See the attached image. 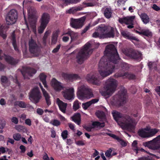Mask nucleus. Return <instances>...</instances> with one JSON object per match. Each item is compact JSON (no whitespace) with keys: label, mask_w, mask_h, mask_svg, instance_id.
<instances>
[{"label":"nucleus","mask_w":160,"mask_h":160,"mask_svg":"<svg viewBox=\"0 0 160 160\" xmlns=\"http://www.w3.org/2000/svg\"><path fill=\"white\" fill-rule=\"evenodd\" d=\"M104 53L108 57V61L106 62V58L103 57L98 65L99 72L103 77H107L113 72L115 66L112 63H116V61L119 59L117 50L113 44L108 45L106 47Z\"/></svg>","instance_id":"obj_1"},{"label":"nucleus","mask_w":160,"mask_h":160,"mask_svg":"<svg viewBox=\"0 0 160 160\" xmlns=\"http://www.w3.org/2000/svg\"><path fill=\"white\" fill-rule=\"evenodd\" d=\"M112 114L118 124L122 129L132 131L134 129L136 123L129 115H126L122 116L120 113L115 111H113Z\"/></svg>","instance_id":"obj_2"},{"label":"nucleus","mask_w":160,"mask_h":160,"mask_svg":"<svg viewBox=\"0 0 160 160\" xmlns=\"http://www.w3.org/2000/svg\"><path fill=\"white\" fill-rule=\"evenodd\" d=\"M92 36L93 38H100L113 37V28L110 26L99 27Z\"/></svg>","instance_id":"obj_3"},{"label":"nucleus","mask_w":160,"mask_h":160,"mask_svg":"<svg viewBox=\"0 0 160 160\" xmlns=\"http://www.w3.org/2000/svg\"><path fill=\"white\" fill-rule=\"evenodd\" d=\"M118 84L117 80L112 78L108 79L103 90L100 91L101 94L106 98L111 95L114 92Z\"/></svg>","instance_id":"obj_4"},{"label":"nucleus","mask_w":160,"mask_h":160,"mask_svg":"<svg viewBox=\"0 0 160 160\" xmlns=\"http://www.w3.org/2000/svg\"><path fill=\"white\" fill-rule=\"evenodd\" d=\"M77 95L78 99L82 100L90 98L93 97L92 90L86 85L84 84L78 85Z\"/></svg>","instance_id":"obj_5"},{"label":"nucleus","mask_w":160,"mask_h":160,"mask_svg":"<svg viewBox=\"0 0 160 160\" xmlns=\"http://www.w3.org/2000/svg\"><path fill=\"white\" fill-rule=\"evenodd\" d=\"M91 44L90 42L87 43L78 52L76 56V61L79 64L83 63L87 55L91 54L92 50L90 49Z\"/></svg>","instance_id":"obj_6"},{"label":"nucleus","mask_w":160,"mask_h":160,"mask_svg":"<svg viewBox=\"0 0 160 160\" xmlns=\"http://www.w3.org/2000/svg\"><path fill=\"white\" fill-rule=\"evenodd\" d=\"M158 130L156 128L152 129L149 128L139 130L138 133L139 136L142 138H150L155 135Z\"/></svg>","instance_id":"obj_7"},{"label":"nucleus","mask_w":160,"mask_h":160,"mask_svg":"<svg viewBox=\"0 0 160 160\" xmlns=\"http://www.w3.org/2000/svg\"><path fill=\"white\" fill-rule=\"evenodd\" d=\"M143 145L144 146L153 150L159 149L160 148V135L152 140L144 142Z\"/></svg>","instance_id":"obj_8"},{"label":"nucleus","mask_w":160,"mask_h":160,"mask_svg":"<svg viewBox=\"0 0 160 160\" xmlns=\"http://www.w3.org/2000/svg\"><path fill=\"white\" fill-rule=\"evenodd\" d=\"M41 95L38 88L34 87L30 94L29 98L31 101L34 103H38L41 98Z\"/></svg>","instance_id":"obj_9"},{"label":"nucleus","mask_w":160,"mask_h":160,"mask_svg":"<svg viewBox=\"0 0 160 160\" xmlns=\"http://www.w3.org/2000/svg\"><path fill=\"white\" fill-rule=\"evenodd\" d=\"M18 18V13L14 9L11 10L8 14L6 17L7 23L11 25L15 23Z\"/></svg>","instance_id":"obj_10"},{"label":"nucleus","mask_w":160,"mask_h":160,"mask_svg":"<svg viewBox=\"0 0 160 160\" xmlns=\"http://www.w3.org/2000/svg\"><path fill=\"white\" fill-rule=\"evenodd\" d=\"M85 19V17L78 19L72 18L71 19L70 25L71 27L74 28L80 29L84 25V22Z\"/></svg>","instance_id":"obj_11"},{"label":"nucleus","mask_w":160,"mask_h":160,"mask_svg":"<svg viewBox=\"0 0 160 160\" xmlns=\"http://www.w3.org/2000/svg\"><path fill=\"white\" fill-rule=\"evenodd\" d=\"M127 97L124 93H122L119 97L117 96L111 100L110 103L112 105L116 106H121L124 103V102L126 100Z\"/></svg>","instance_id":"obj_12"},{"label":"nucleus","mask_w":160,"mask_h":160,"mask_svg":"<svg viewBox=\"0 0 160 160\" xmlns=\"http://www.w3.org/2000/svg\"><path fill=\"white\" fill-rule=\"evenodd\" d=\"M74 89L73 88H67L62 92V94L66 99L70 100L74 98Z\"/></svg>","instance_id":"obj_13"},{"label":"nucleus","mask_w":160,"mask_h":160,"mask_svg":"<svg viewBox=\"0 0 160 160\" xmlns=\"http://www.w3.org/2000/svg\"><path fill=\"white\" fill-rule=\"evenodd\" d=\"M32 9L31 8L28 9V20L30 22V26L32 29V30L34 33L35 35L37 34V30L36 27L35 26V23L36 22V19L33 18V17L32 15Z\"/></svg>","instance_id":"obj_14"},{"label":"nucleus","mask_w":160,"mask_h":160,"mask_svg":"<svg viewBox=\"0 0 160 160\" xmlns=\"http://www.w3.org/2000/svg\"><path fill=\"white\" fill-rule=\"evenodd\" d=\"M50 84L52 87L57 91H59L63 88L62 84L55 78L52 80Z\"/></svg>","instance_id":"obj_15"},{"label":"nucleus","mask_w":160,"mask_h":160,"mask_svg":"<svg viewBox=\"0 0 160 160\" xmlns=\"http://www.w3.org/2000/svg\"><path fill=\"white\" fill-rule=\"evenodd\" d=\"M135 16H128L122 18H119V22L121 23H124L127 24H132Z\"/></svg>","instance_id":"obj_16"},{"label":"nucleus","mask_w":160,"mask_h":160,"mask_svg":"<svg viewBox=\"0 0 160 160\" xmlns=\"http://www.w3.org/2000/svg\"><path fill=\"white\" fill-rule=\"evenodd\" d=\"M86 80L89 82H92L95 85L99 84V80L96 77V75L93 74H88L86 77Z\"/></svg>","instance_id":"obj_17"},{"label":"nucleus","mask_w":160,"mask_h":160,"mask_svg":"<svg viewBox=\"0 0 160 160\" xmlns=\"http://www.w3.org/2000/svg\"><path fill=\"white\" fill-rule=\"evenodd\" d=\"M36 71L32 68H27L26 69L25 73L22 72V74L25 78H29V77L32 76L35 74Z\"/></svg>","instance_id":"obj_18"},{"label":"nucleus","mask_w":160,"mask_h":160,"mask_svg":"<svg viewBox=\"0 0 160 160\" xmlns=\"http://www.w3.org/2000/svg\"><path fill=\"white\" fill-rule=\"evenodd\" d=\"M56 101L57 104L58 105L60 110L63 113H65L67 105V103L63 102L59 98H56Z\"/></svg>","instance_id":"obj_19"},{"label":"nucleus","mask_w":160,"mask_h":160,"mask_svg":"<svg viewBox=\"0 0 160 160\" xmlns=\"http://www.w3.org/2000/svg\"><path fill=\"white\" fill-rule=\"evenodd\" d=\"M4 58L7 62L11 64H14L15 63L14 60L12 57L2 54L1 51L0 50V59H2Z\"/></svg>","instance_id":"obj_20"},{"label":"nucleus","mask_w":160,"mask_h":160,"mask_svg":"<svg viewBox=\"0 0 160 160\" xmlns=\"http://www.w3.org/2000/svg\"><path fill=\"white\" fill-rule=\"evenodd\" d=\"M29 48L30 52L32 53H34L37 49V45L36 42L32 39L29 41Z\"/></svg>","instance_id":"obj_21"},{"label":"nucleus","mask_w":160,"mask_h":160,"mask_svg":"<svg viewBox=\"0 0 160 160\" xmlns=\"http://www.w3.org/2000/svg\"><path fill=\"white\" fill-rule=\"evenodd\" d=\"M38 85L40 87L42 90L43 95L45 98L46 102L48 105H49L51 104V102L49 98L50 97L49 94L44 89H43L41 84L40 83H38Z\"/></svg>","instance_id":"obj_22"},{"label":"nucleus","mask_w":160,"mask_h":160,"mask_svg":"<svg viewBox=\"0 0 160 160\" xmlns=\"http://www.w3.org/2000/svg\"><path fill=\"white\" fill-rule=\"evenodd\" d=\"M98 101V99H92L89 102L83 103L82 104V106L84 109L86 110L92 104L97 102Z\"/></svg>","instance_id":"obj_23"},{"label":"nucleus","mask_w":160,"mask_h":160,"mask_svg":"<svg viewBox=\"0 0 160 160\" xmlns=\"http://www.w3.org/2000/svg\"><path fill=\"white\" fill-rule=\"evenodd\" d=\"M50 19L49 15L47 13H43L41 19V23L47 25Z\"/></svg>","instance_id":"obj_24"},{"label":"nucleus","mask_w":160,"mask_h":160,"mask_svg":"<svg viewBox=\"0 0 160 160\" xmlns=\"http://www.w3.org/2000/svg\"><path fill=\"white\" fill-rule=\"evenodd\" d=\"M116 76L118 77H122L124 78H127L129 79H133L135 78V76L132 74L128 73H124L120 74H118L116 75Z\"/></svg>","instance_id":"obj_25"},{"label":"nucleus","mask_w":160,"mask_h":160,"mask_svg":"<svg viewBox=\"0 0 160 160\" xmlns=\"http://www.w3.org/2000/svg\"><path fill=\"white\" fill-rule=\"evenodd\" d=\"M72 121L78 125L80 123V115L79 113L75 114L73 116L71 117Z\"/></svg>","instance_id":"obj_26"},{"label":"nucleus","mask_w":160,"mask_h":160,"mask_svg":"<svg viewBox=\"0 0 160 160\" xmlns=\"http://www.w3.org/2000/svg\"><path fill=\"white\" fill-rule=\"evenodd\" d=\"M121 34L123 37L127 39L131 40H137L135 37H132L129 32L125 31H122L121 32Z\"/></svg>","instance_id":"obj_27"},{"label":"nucleus","mask_w":160,"mask_h":160,"mask_svg":"<svg viewBox=\"0 0 160 160\" xmlns=\"http://www.w3.org/2000/svg\"><path fill=\"white\" fill-rule=\"evenodd\" d=\"M68 33L70 36L71 42H73L78 39V33L70 31Z\"/></svg>","instance_id":"obj_28"},{"label":"nucleus","mask_w":160,"mask_h":160,"mask_svg":"<svg viewBox=\"0 0 160 160\" xmlns=\"http://www.w3.org/2000/svg\"><path fill=\"white\" fill-rule=\"evenodd\" d=\"M46 76L44 74L42 73L39 75V78L40 80L42 82L44 87L47 89L48 88V86L47 85L46 82Z\"/></svg>","instance_id":"obj_29"},{"label":"nucleus","mask_w":160,"mask_h":160,"mask_svg":"<svg viewBox=\"0 0 160 160\" xmlns=\"http://www.w3.org/2000/svg\"><path fill=\"white\" fill-rule=\"evenodd\" d=\"M82 8L80 7H72L66 11L67 13L73 14L78 11L82 10Z\"/></svg>","instance_id":"obj_30"},{"label":"nucleus","mask_w":160,"mask_h":160,"mask_svg":"<svg viewBox=\"0 0 160 160\" xmlns=\"http://www.w3.org/2000/svg\"><path fill=\"white\" fill-rule=\"evenodd\" d=\"M140 35L143 34L148 37H151L152 36V33L148 29H143L140 32L136 31Z\"/></svg>","instance_id":"obj_31"},{"label":"nucleus","mask_w":160,"mask_h":160,"mask_svg":"<svg viewBox=\"0 0 160 160\" xmlns=\"http://www.w3.org/2000/svg\"><path fill=\"white\" fill-rule=\"evenodd\" d=\"M132 147L134 150L135 151L136 153H137L138 151H141L142 152L144 151L142 148L138 147L137 141H134L132 144Z\"/></svg>","instance_id":"obj_32"},{"label":"nucleus","mask_w":160,"mask_h":160,"mask_svg":"<svg viewBox=\"0 0 160 160\" xmlns=\"http://www.w3.org/2000/svg\"><path fill=\"white\" fill-rule=\"evenodd\" d=\"M112 13V11L111 8H106L104 11V14L106 18H109L111 17Z\"/></svg>","instance_id":"obj_33"},{"label":"nucleus","mask_w":160,"mask_h":160,"mask_svg":"<svg viewBox=\"0 0 160 160\" xmlns=\"http://www.w3.org/2000/svg\"><path fill=\"white\" fill-rule=\"evenodd\" d=\"M139 15L144 23L147 24L149 22V18L146 13H143L139 14Z\"/></svg>","instance_id":"obj_34"},{"label":"nucleus","mask_w":160,"mask_h":160,"mask_svg":"<svg viewBox=\"0 0 160 160\" xmlns=\"http://www.w3.org/2000/svg\"><path fill=\"white\" fill-rule=\"evenodd\" d=\"M59 31H56L53 32L51 39V43L52 44H55L57 41V38L58 37V34Z\"/></svg>","instance_id":"obj_35"},{"label":"nucleus","mask_w":160,"mask_h":160,"mask_svg":"<svg viewBox=\"0 0 160 160\" xmlns=\"http://www.w3.org/2000/svg\"><path fill=\"white\" fill-rule=\"evenodd\" d=\"M131 57L132 58L139 60L142 57L141 53L138 52H133L131 54Z\"/></svg>","instance_id":"obj_36"},{"label":"nucleus","mask_w":160,"mask_h":160,"mask_svg":"<svg viewBox=\"0 0 160 160\" xmlns=\"http://www.w3.org/2000/svg\"><path fill=\"white\" fill-rule=\"evenodd\" d=\"M92 125L94 128H101L104 127V122L101 123L98 122H95L92 123Z\"/></svg>","instance_id":"obj_37"},{"label":"nucleus","mask_w":160,"mask_h":160,"mask_svg":"<svg viewBox=\"0 0 160 160\" xmlns=\"http://www.w3.org/2000/svg\"><path fill=\"white\" fill-rule=\"evenodd\" d=\"M12 40V43L15 50L18 51V48L16 42L14 32H13L11 36Z\"/></svg>","instance_id":"obj_38"},{"label":"nucleus","mask_w":160,"mask_h":160,"mask_svg":"<svg viewBox=\"0 0 160 160\" xmlns=\"http://www.w3.org/2000/svg\"><path fill=\"white\" fill-rule=\"evenodd\" d=\"M96 114L97 116L99 118L105 119V115L103 112L101 111H97L96 113Z\"/></svg>","instance_id":"obj_39"},{"label":"nucleus","mask_w":160,"mask_h":160,"mask_svg":"<svg viewBox=\"0 0 160 160\" xmlns=\"http://www.w3.org/2000/svg\"><path fill=\"white\" fill-rule=\"evenodd\" d=\"M81 103L78 100H76L74 102L73 105V109L76 111L80 108Z\"/></svg>","instance_id":"obj_40"},{"label":"nucleus","mask_w":160,"mask_h":160,"mask_svg":"<svg viewBox=\"0 0 160 160\" xmlns=\"http://www.w3.org/2000/svg\"><path fill=\"white\" fill-rule=\"evenodd\" d=\"M47 25L42 23H40V26L38 28V32L39 33H42L44 29L45 28Z\"/></svg>","instance_id":"obj_41"},{"label":"nucleus","mask_w":160,"mask_h":160,"mask_svg":"<svg viewBox=\"0 0 160 160\" xmlns=\"http://www.w3.org/2000/svg\"><path fill=\"white\" fill-rule=\"evenodd\" d=\"M51 32V31L50 30H48L45 32L43 38V40L44 43H46V40L48 36L50 34Z\"/></svg>","instance_id":"obj_42"},{"label":"nucleus","mask_w":160,"mask_h":160,"mask_svg":"<svg viewBox=\"0 0 160 160\" xmlns=\"http://www.w3.org/2000/svg\"><path fill=\"white\" fill-rule=\"evenodd\" d=\"M3 27L0 24V35L3 38H5L6 37L5 33H3Z\"/></svg>","instance_id":"obj_43"},{"label":"nucleus","mask_w":160,"mask_h":160,"mask_svg":"<svg viewBox=\"0 0 160 160\" xmlns=\"http://www.w3.org/2000/svg\"><path fill=\"white\" fill-rule=\"evenodd\" d=\"M16 104L22 108H25L26 106V103L22 101L17 102H16Z\"/></svg>","instance_id":"obj_44"},{"label":"nucleus","mask_w":160,"mask_h":160,"mask_svg":"<svg viewBox=\"0 0 160 160\" xmlns=\"http://www.w3.org/2000/svg\"><path fill=\"white\" fill-rule=\"evenodd\" d=\"M13 138L15 140L18 141L21 139V135L19 133H15L13 135Z\"/></svg>","instance_id":"obj_45"},{"label":"nucleus","mask_w":160,"mask_h":160,"mask_svg":"<svg viewBox=\"0 0 160 160\" xmlns=\"http://www.w3.org/2000/svg\"><path fill=\"white\" fill-rule=\"evenodd\" d=\"M8 148H7L2 147L0 148V155L2 154H4L7 152Z\"/></svg>","instance_id":"obj_46"},{"label":"nucleus","mask_w":160,"mask_h":160,"mask_svg":"<svg viewBox=\"0 0 160 160\" xmlns=\"http://www.w3.org/2000/svg\"><path fill=\"white\" fill-rule=\"evenodd\" d=\"M69 79L74 80L78 79L79 77L78 75L76 74H70L68 75Z\"/></svg>","instance_id":"obj_47"},{"label":"nucleus","mask_w":160,"mask_h":160,"mask_svg":"<svg viewBox=\"0 0 160 160\" xmlns=\"http://www.w3.org/2000/svg\"><path fill=\"white\" fill-rule=\"evenodd\" d=\"M82 4L87 7H92L95 5L96 4V2L89 3L83 2Z\"/></svg>","instance_id":"obj_48"},{"label":"nucleus","mask_w":160,"mask_h":160,"mask_svg":"<svg viewBox=\"0 0 160 160\" xmlns=\"http://www.w3.org/2000/svg\"><path fill=\"white\" fill-rule=\"evenodd\" d=\"M50 123L54 126H58L60 125V122L58 120L55 119L51 121Z\"/></svg>","instance_id":"obj_49"},{"label":"nucleus","mask_w":160,"mask_h":160,"mask_svg":"<svg viewBox=\"0 0 160 160\" xmlns=\"http://www.w3.org/2000/svg\"><path fill=\"white\" fill-rule=\"evenodd\" d=\"M6 124V121L4 119L1 120L0 122V128L3 129L4 128Z\"/></svg>","instance_id":"obj_50"},{"label":"nucleus","mask_w":160,"mask_h":160,"mask_svg":"<svg viewBox=\"0 0 160 160\" xmlns=\"http://www.w3.org/2000/svg\"><path fill=\"white\" fill-rule=\"evenodd\" d=\"M15 128L19 132H20L25 129V128L23 126L21 125H16L15 126Z\"/></svg>","instance_id":"obj_51"},{"label":"nucleus","mask_w":160,"mask_h":160,"mask_svg":"<svg viewBox=\"0 0 160 160\" xmlns=\"http://www.w3.org/2000/svg\"><path fill=\"white\" fill-rule=\"evenodd\" d=\"M68 131L67 130L64 131L62 133L61 136L63 139H65L68 137Z\"/></svg>","instance_id":"obj_52"},{"label":"nucleus","mask_w":160,"mask_h":160,"mask_svg":"<svg viewBox=\"0 0 160 160\" xmlns=\"http://www.w3.org/2000/svg\"><path fill=\"white\" fill-rule=\"evenodd\" d=\"M118 141L122 147H125L127 145L126 142L120 138Z\"/></svg>","instance_id":"obj_53"},{"label":"nucleus","mask_w":160,"mask_h":160,"mask_svg":"<svg viewBox=\"0 0 160 160\" xmlns=\"http://www.w3.org/2000/svg\"><path fill=\"white\" fill-rule=\"evenodd\" d=\"M148 66L150 68H154L155 69L156 65L155 63L150 62L148 63Z\"/></svg>","instance_id":"obj_54"},{"label":"nucleus","mask_w":160,"mask_h":160,"mask_svg":"<svg viewBox=\"0 0 160 160\" xmlns=\"http://www.w3.org/2000/svg\"><path fill=\"white\" fill-rule=\"evenodd\" d=\"M11 120L12 122L15 124H17L18 123V119L16 117H12L11 119Z\"/></svg>","instance_id":"obj_55"},{"label":"nucleus","mask_w":160,"mask_h":160,"mask_svg":"<svg viewBox=\"0 0 160 160\" xmlns=\"http://www.w3.org/2000/svg\"><path fill=\"white\" fill-rule=\"evenodd\" d=\"M112 151V150L111 149H109L107 150L105 152V155L106 157H110L111 156V152Z\"/></svg>","instance_id":"obj_56"},{"label":"nucleus","mask_w":160,"mask_h":160,"mask_svg":"<svg viewBox=\"0 0 160 160\" xmlns=\"http://www.w3.org/2000/svg\"><path fill=\"white\" fill-rule=\"evenodd\" d=\"M61 47V45L59 44L57 45L56 48H55L52 51V52L54 53H55L57 52L59 50V49Z\"/></svg>","instance_id":"obj_57"},{"label":"nucleus","mask_w":160,"mask_h":160,"mask_svg":"<svg viewBox=\"0 0 160 160\" xmlns=\"http://www.w3.org/2000/svg\"><path fill=\"white\" fill-rule=\"evenodd\" d=\"M152 7L153 9L156 11H158L160 10V8L156 4H153Z\"/></svg>","instance_id":"obj_58"},{"label":"nucleus","mask_w":160,"mask_h":160,"mask_svg":"<svg viewBox=\"0 0 160 160\" xmlns=\"http://www.w3.org/2000/svg\"><path fill=\"white\" fill-rule=\"evenodd\" d=\"M107 134L109 136H110V137H112V138L115 139L117 141H118L119 139V138L118 137L116 136V135L114 134L110 133H108Z\"/></svg>","instance_id":"obj_59"},{"label":"nucleus","mask_w":160,"mask_h":160,"mask_svg":"<svg viewBox=\"0 0 160 160\" xmlns=\"http://www.w3.org/2000/svg\"><path fill=\"white\" fill-rule=\"evenodd\" d=\"M1 80L2 82L4 83H7L8 82V79L5 76L2 77Z\"/></svg>","instance_id":"obj_60"},{"label":"nucleus","mask_w":160,"mask_h":160,"mask_svg":"<svg viewBox=\"0 0 160 160\" xmlns=\"http://www.w3.org/2000/svg\"><path fill=\"white\" fill-rule=\"evenodd\" d=\"M37 112L39 115H42L43 114L44 111L42 109L38 108L37 110Z\"/></svg>","instance_id":"obj_61"},{"label":"nucleus","mask_w":160,"mask_h":160,"mask_svg":"<svg viewBox=\"0 0 160 160\" xmlns=\"http://www.w3.org/2000/svg\"><path fill=\"white\" fill-rule=\"evenodd\" d=\"M75 143L78 146H83L85 144L84 142L82 141H78L76 142Z\"/></svg>","instance_id":"obj_62"},{"label":"nucleus","mask_w":160,"mask_h":160,"mask_svg":"<svg viewBox=\"0 0 160 160\" xmlns=\"http://www.w3.org/2000/svg\"><path fill=\"white\" fill-rule=\"evenodd\" d=\"M20 149L21 150V152L22 153H24L26 150V147L22 145L20 146Z\"/></svg>","instance_id":"obj_63"},{"label":"nucleus","mask_w":160,"mask_h":160,"mask_svg":"<svg viewBox=\"0 0 160 160\" xmlns=\"http://www.w3.org/2000/svg\"><path fill=\"white\" fill-rule=\"evenodd\" d=\"M25 123L27 125L30 126L31 125V121L30 119H27L25 121Z\"/></svg>","instance_id":"obj_64"}]
</instances>
